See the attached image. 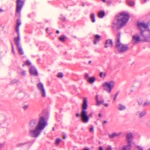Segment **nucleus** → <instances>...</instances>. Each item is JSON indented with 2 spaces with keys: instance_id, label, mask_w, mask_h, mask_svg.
Returning <instances> with one entry per match:
<instances>
[{
  "instance_id": "nucleus-39",
  "label": "nucleus",
  "mask_w": 150,
  "mask_h": 150,
  "mask_svg": "<svg viewBox=\"0 0 150 150\" xmlns=\"http://www.w3.org/2000/svg\"><path fill=\"white\" fill-rule=\"evenodd\" d=\"M12 51L14 53H15V52L14 51V49H13V46H12Z\"/></svg>"
},
{
  "instance_id": "nucleus-52",
  "label": "nucleus",
  "mask_w": 150,
  "mask_h": 150,
  "mask_svg": "<svg viewBox=\"0 0 150 150\" xmlns=\"http://www.w3.org/2000/svg\"><path fill=\"white\" fill-rule=\"evenodd\" d=\"M24 74H25V72L24 71Z\"/></svg>"
},
{
  "instance_id": "nucleus-24",
  "label": "nucleus",
  "mask_w": 150,
  "mask_h": 150,
  "mask_svg": "<svg viewBox=\"0 0 150 150\" xmlns=\"http://www.w3.org/2000/svg\"><path fill=\"white\" fill-rule=\"evenodd\" d=\"M127 3L130 6H133L134 4V2L130 1H127Z\"/></svg>"
},
{
  "instance_id": "nucleus-14",
  "label": "nucleus",
  "mask_w": 150,
  "mask_h": 150,
  "mask_svg": "<svg viewBox=\"0 0 150 150\" xmlns=\"http://www.w3.org/2000/svg\"><path fill=\"white\" fill-rule=\"evenodd\" d=\"M21 24V23L20 22L19 19H18L17 21V25L16 28V30L18 34L19 33V27L20 25Z\"/></svg>"
},
{
  "instance_id": "nucleus-47",
  "label": "nucleus",
  "mask_w": 150,
  "mask_h": 150,
  "mask_svg": "<svg viewBox=\"0 0 150 150\" xmlns=\"http://www.w3.org/2000/svg\"><path fill=\"white\" fill-rule=\"evenodd\" d=\"M83 150H89V149H85Z\"/></svg>"
},
{
  "instance_id": "nucleus-15",
  "label": "nucleus",
  "mask_w": 150,
  "mask_h": 150,
  "mask_svg": "<svg viewBox=\"0 0 150 150\" xmlns=\"http://www.w3.org/2000/svg\"><path fill=\"white\" fill-rule=\"evenodd\" d=\"M121 132H119L117 133H113L110 134H109V136L110 138H113L116 137H117L121 135Z\"/></svg>"
},
{
  "instance_id": "nucleus-8",
  "label": "nucleus",
  "mask_w": 150,
  "mask_h": 150,
  "mask_svg": "<svg viewBox=\"0 0 150 150\" xmlns=\"http://www.w3.org/2000/svg\"><path fill=\"white\" fill-rule=\"evenodd\" d=\"M24 2L21 0H17L16 12L19 13L21 9Z\"/></svg>"
},
{
  "instance_id": "nucleus-35",
  "label": "nucleus",
  "mask_w": 150,
  "mask_h": 150,
  "mask_svg": "<svg viewBox=\"0 0 150 150\" xmlns=\"http://www.w3.org/2000/svg\"><path fill=\"white\" fill-rule=\"evenodd\" d=\"M58 78L60 79L63 78V76H57Z\"/></svg>"
},
{
  "instance_id": "nucleus-13",
  "label": "nucleus",
  "mask_w": 150,
  "mask_h": 150,
  "mask_svg": "<svg viewBox=\"0 0 150 150\" xmlns=\"http://www.w3.org/2000/svg\"><path fill=\"white\" fill-rule=\"evenodd\" d=\"M133 42L134 44L136 43L140 40L139 37L138 35L133 36Z\"/></svg>"
},
{
  "instance_id": "nucleus-11",
  "label": "nucleus",
  "mask_w": 150,
  "mask_h": 150,
  "mask_svg": "<svg viewBox=\"0 0 150 150\" xmlns=\"http://www.w3.org/2000/svg\"><path fill=\"white\" fill-rule=\"evenodd\" d=\"M88 76H85V78L86 79L91 83H93L95 80V78L94 77L89 78Z\"/></svg>"
},
{
  "instance_id": "nucleus-45",
  "label": "nucleus",
  "mask_w": 150,
  "mask_h": 150,
  "mask_svg": "<svg viewBox=\"0 0 150 150\" xmlns=\"http://www.w3.org/2000/svg\"><path fill=\"white\" fill-rule=\"evenodd\" d=\"M101 116V115L100 114H99V116L100 117Z\"/></svg>"
},
{
  "instance_id": "nucleus-3",
  "label": "nucleus",
  "mask_w": 150,
  "mask_h": 150,
  "mask_svg": "<svg viewBox=\"0 0 150 150\" xmlns=\"http://www.w3.org/2000/svg\"><path fill=\"white\" fill-rule=\"evenodd\" d=\"M87 98H83V103L81 111V120L84 123H87L89 119V117L88 115L86 109L87 108Z\"/></svg>"
},
{
  "instance_id": "nucleus-19",
  "label": "nucleus",
  "mask_w": 150,
  "mask_h": 150,
  "mask_svg": "<svg viewBox=\"0 0 150 150\" xmlns=\"http://www.w3.org/2000/svg\"><path fill=\"white\" fill-rule=\"evenodd\" d=\"M18 50V52L19 53V54L21 55H23L24 54V52L23 51V50L21 48V47L20 46H17Z\"/></svg>"
},
{
  "instance_id": "nucleus-30",
  "label": "nucleus",
  "mask_w": 150,
  "mask_h": 150,
  "mask_svg": "<svg viewBox=\"0 0 150 150\" xmlns=\"http://www.w3.org/2000/svg\"><path fill=\"white\" fill-rule=\"evenodd\" d=\"M107 74L105 71H103L100 72V73L99 75H105Z\"/></svg>"
},
{
  "instance_id": "nucleus-43",
  "label": "nucleus",
  "mask_w": 150,
  "mask_h": 150,
  "mask_svg": "<svg viewBox=\"0 0 150 150\" xmlns=\"http://www.w3.org/2000/svg\"><path fill=\"white\" fill-rule=\"evenodd\" d=\"M63 138H64V139H66V136H63Z\"/></svg>"
},
{
  "instance_id": "nucleus-49",
  "label": "nucleus",
  "mask_w": 150,
  "mask_h": 150,
  "mask_svg": "<svg viewBox=\"0 0 150 150\" xmlns=\"http://www.w3.org/2000/svg\"><path fill=\"white\" fill-rule=\"evenodd\" d=\"M46 30L47 31H48V28H47L46 29Z\"/></svg>"
},
{
  "instance_id": "nucleus-12",
  "label": "nucleus",
  "mask_w": 150,
  "mask_h": 150,
  "mask_svg": "<svg viewBox=\"0 0 150 150\" xmlns=\"http://www.w3.org/2000/svg\"><path fill=\"white\" fill-rule=\"evenodd\" d=\"M30 74L33 75H37L38 73L36 69L34 68H31L30 69Z\"/></svg>"
},
{
  "instance_id": "nucleus-40",
  "label": "nucleus",
  "mask_w": 150,
  "mask_h": 150,
  "mask_svg": "<svg viewBox=\"0 0 150 150\" xmlns=\"http://www.w3.org/2000/svg\"><path fill=\"white\" fill-rule=\"evenodd\" d=\"M56 33H57V34L59 33V31L58 30H57V31H56Z\"/></svg>"
},
{
  "instance_id": "nucleus-42",
  "label": "nucleus",
  "mask_w": 150,
  "mask_h": 150,
  "mask_svg": "<svg viewBox=\"0 0 150 150\" xmlns=\"http://www.w3.org/2000/svg\"><path fill=\"white\" fill-rule=\"evenodd\" d=\"M117 95H116L115 96V98H114V100H115L116 99V98H117Z\"/></svg>"
},
{
  "instance_id": "nucleus-22",
  "label": "nucleus",
  "mask_w": 150,
  "mask_h": 150,
  "mask_svg": "<svg viewBox=\"0 0 150 150\" xmlns=\"http://www.w3.org/2000/svg\"><path fill=\"white\" fill-rule=\"evenodd\" d=\"M118 108L120 110H123L125 109V107L122 105L120 104L119 105Z\"/></svg>"
},
{
  "instance_id": "nucleus-34",
  "label": "nucleus",
  "mask_w": 150,
  "mask_h": 150,
  "mask_svg": "<svg viewBox=\"0 0 150 150\" xmlns=\"http://www.w3.org/2000/svg\"><path fill=\"white\" fill-rule=\"evenodd\" d=\"M28 107V105H24L23 106V108L24 110H26L27 108Z\"/></svg>"
},
{
  "instance_id": "nucleus-9",
  "label": "nucleus",
  "mask_w": 150,
  "mask_h": 150,
  "mask_svg": "<svg viewBox=\"0 0 150 150\" xmlns=\"http://www.w3.org/2000/svg\"><path fill=\"white\" fill-rule=\"evenodd\" d=\"M126 141L129 144H131L132 142V139H133V135L132 133L129 132L127 133L126 134Z\"/></svg>"
},
{
  "instance_id": "nucleus-21",
  "label": "nucleus",
  "mask_w": 150,
  "mask_h": 150,
  "mask_svg": "<svg viewBox=\"0 0 150 150\" xmlns=\"http://www.w3.org/2000/svg\"><path fill=\"white\" fill-rule=\"evenodd\" d=\"M66 38L65 36H60L59 38V40L63 42L65 41Z\"/></svg>"
},
{
  "instance_id": "nucleus-32",
  "label": "nucleus",
  "mask_w": 150,
  "mask_h": 150,
  "mask_svg": "<svg viewBox=\"0 0 150 150\" xmlns=\"http://www.w3.org/2000/svg\"><path fill=\"white\" fill-rule=\"evenodd\" d=\"M145 115L144 113L143 112H141L139 113V116L140 117H141L144 116Z\"/></svg>"
},
{
  "instance_id": "nucleus-41",
  "label": "nucleus",
  "mask_w": 150,
  "mask_h": 150,
  "mask_svg": "<svg viewBox=\"0 0 150 150\" xmlns=\"http://www.w3.org/2000/svg\"><path fill=\"white\" fill-rule=\"evenodd\" d=\"M105 105L106 107L108 106V104H105Z\"/></svg>"
},
{
  "instance_id": "nucleus-53",
  "label": "nucleus",
  "mask_w": 150,
  "mask_h": 150,
  "mask_svg": "<svg viewBox=\"0 0 150 150\" xmlns=\"http://www.w3.org/2000/svg\"><path fill=\"white\" fill-rule=\"evenodd\" d=\"M106 122H107V121H105L104 122V123H106Z\"/></svg>"
},
{
  "instance_id": "nucleus-6",
  "label": "nucleus",
  "mask_w": 150,
  "mask_h": 150,
  "mask_svg": "<svg viewBox=\"0 0 150 150\" xmlns=\"http://www.w3.org/2000/svg\"><path fill=\"white\" fill-rule=\"evenodd\" d=\"M114 84V82L111 81L109 83L104 82L103 84V86L104 89L109 93L111 92L112 88L113 87Z\"/></svg>"
},
{
  "instance_id": "nucleus-28",
  "label": "nucleus",
  "mask_w": 150,
  "mask_h": 150,
  "mask_svg": "<svg viewBox=\"0 0 150 150\" xmlns=\"http://www.w3.org/2000/svg\"><path fill=\"white\" fill-rule=\"evenodd\" d=\"M150 104V102L149 101H147L146 102L143 104V106H146L147 105H149Z\"/></svg>"
},
{
  "instance_id": "nucleus-16",
  "label": "nucleus",
  "mask_w": 150,
  "mask_h": 150,
  "mask_svg": "<svg viewBox=\"0 0 150 150\" xmlns=\"http://www.w3.org/2000/svg\"><path fill=\"white\" fill-rule=\"evenodd\" d=\"M100 38V36L98 35H96L95 36V40L94 41V44H96L97 42H98Z\"/></svg>"
},
{
  "instance_id": "nucleus-54",
  "label": "nucleus",
  "mask_w": 150,
  "mask_h": 150,
  "mask_svg": "<svg viewBox=\"0 0 150 150\" xmlns=\"http://www.w3.org/2000/svg\"><path fill=\"white\" fill-rule=\"evenodd\" d=\"M90 116H92V115H90Z\"/></svg>"
},
{
  "instance_id": "nucleus-18",
  "label": "nucleus",
  "mask_w": 150,
  "mask_h": 150,
  "mask_svg": "<svg viewBox=\"0 0 150 150\" xmlns=\"http://www.w3.org/2000/svg\"><path fill=\"white\" fill-rule=\"evenodd\" d=\"M105 16V13L103 11H100L98 13V17L100 18H103Z\"/></svg>"
},
{
  "instance_id": "nucleus-26",
  "label": "nucleus",
  "mask_w": 150,
  "mask_h": 150,
  "mask_svg": "<svg viewBox=\"0 0 150 150\" xmlns=\"http://www.w3.org/2000/svg\"><path fill=\"white\" fill-rule=\"evenodd\" d=\"M61 141V139H60L58 138L56 139V144L57 145H58L60 142Z\"/></svg>"
},
{
  "instance_id": "nucleus-36",
  "label": "nucleus",
  "mask_w": 150,
  "mask_h": 150,
  "mask_svg": "<svg viewBox=\"0 0 150 150\" xmlns=\"http://www.w3.org/2000/svg\"><path fill=\"white\" fill-rule=\"evenodd\" d=\"M99 150H103V148L102 146H100L99 148Z\"/></svg>"
},
{
  "instance_id": "nucleus-55",
  "label": "nucleus",
  "mask_w": 150,
  "mask_h": 150,
  "mask_svg": "<svg viewBox=\"0 0 150 150\" xmlns=\"http://www.w3.org/2000/svg\"><path fill=\"white\" fill-rule=\"evenodd\" d=\"M148 150H150V149H149Z\"/></svg>"
},
{
  "instance_id": "nucleus-5",
  "label": "nucleus",
  "mask_w": 150,
  "mask_h": 150,
  "mask_svg": "<svg viewBox=\"0 0 150 150\" xmlns=\"http://www.w3.org/2000/svg\"><path fill=\"white\" fill-rule=\"evenodd\" d=\"M120 34L117 36V40L116 42V47L119 51L120 52H125L128 49V46L127 45L123 44L120 42L119 38Z\"/></svg>"
},
{
  "instance_id": "nucleus-33",
  "label": "nucleus",
  "mask_w": 150,
  "mask_h": 150,
  "mask_svg": "<svg viewBox=\"0 0 150 150\" xmlns=\"http://www.w3.org/2000/svg\"><path fill=\"white\" fill-rule=\"evenodd\" d=\"M89 130L91 132H93L94 131V129L93 127H92L91 128H90Z\"/></svg>"
},
{
  "instance_id": "nucleus-20",
  "label": "nucleus",
  "mask_w": 150,
  "mask_h": 150,
  "mask_svg": "<svg viewBox=\"0 0 150 150\" xmlns=\"http://www.w3.org/2000/svg\"><path fill=\"white\" fill-rule=\"evenodd\" d=\"M18 36L17 38L15 39V42L17 45V46H20L19 44V40H20V36L19 34H18Z\"/></svg>"
},
{
  "instance_id": "nucleus-1",
  "label": "nucleus",
  "mask_w": 150,
  "mask_h": 150,
  "mask_svg": "<svg viewBox=\"0 0 150 150\" xmlns=\"http://www.w3.org/2000/svg\"><path fill=\"white\" fill-rule=\"evenodd\" d=\"M37 122L36 120H33L30 121L29 124L30 126L31 127L36 125L34 129L30 130L29 132L30 135L35 138L37 137L39 135L41 131L45 128L47 125V122L43 117H40L37 124Z\"/></svg>"
},
{
  "instance_id": "nucleus-50",
  "label": "nucleus",
  "mask_w": 150,
  "mask_h": 150,
  "mask_svg": "<svg viewBox=\"0 0 150 150\" xmlns=\"http://www.w3.org/2000/svg\"><path fill=\"white\" fill-rule=\"evenodd\" d=\"M103 76H102V75L100 76V77H101V78H103Z\"/></svg>"
},
{
  "instance_id": "nucleus-29",
  "label": "nucleus",
  "mask_w": 150,
  "mask_h": 150,
  "mask_svg": "<svg viewBox=\"0 0 150 150\" xmlns=\"http://www.w3.org/2000/svg\"><path fill=\"white\" fill-rule=\"evenodd\" d=\"M25 64L27 65H31V63L30 61L28 60H27L26 61Z\"/></svg>"
},
{
  "instance_id": "nucleus-44",
  "label": "nucleus",
  "mask_w": 150,
  "mask_h": 150,
  "mask_svg": "<svg viewBox=\"0 0 150 150\" xmlns=\"http://www.w3.org/2000/svg\"><path fill=\"white\" fill-rule=\"evenodd\" d=\"M91 61H90L89 62V64H91Z\"/></svg>"
},
{
  "instance_id": "nucleus-25",
  "label": "nucleus",
  "mask_w": 150,
  "mask_h": 150,
  "mask_svg": "<svg viewBox=\"0 0 150 150\" xmlns=\"http://www.w3.org/2000/svg\"><path fill=\"white\" fill-rule=\"evenodd\" d=\"M97 98H98V97H97V96L96 97L97 104L98 105H100L101 104H103V102H104V100H103V101H101L100 102L97 99Z\"/></svg>"
},
{
  "instance_id": "nucleus-27",
  "label": "nucleus",
  "mask_w": 150,
  "mask_h": 150,
  "mask_svg": "<svg viewBox=\"0 0 150 150\" xmlns=\"http://www.w3.org/2000/svg\"><path fill=\"white\" fill-rule=\"evenodd\" d=\"M136 150H143V149L142 147L137 146L136 147Z\"/></svg>"
},
{
  "instance_id": "nucleus-17",
  "label": "nucleus",
  "mask_w": 150,
  "mask_h": 150,
  "mask_svg": "<svg viewBox=\"0 0 150 150\" xmlns=\"http://www.w3.org/2000/svg\"><path fill=\"white\" fill-rule=\"evenodd\" d=\"M131 145L130 144L123 146L121 150H130Z\"/></svg>"
},
{
  "instance_id": "nucleus-48",
  "label": "nucleus",
  "mask_w": 150,
  "mask_h": 150,
  "mask_svg": "<svg viewBox=\"0 0 150 150\" xmlns=\"http://www.w3.org/2000/svg\"><path fill=\"white\" fill-rule=\"evenodd\" d=\"M0 11H4V10H1V9H0Z\"/></svg>"
},
{
  "instance_id": "nucleus-7",
  "label": "nucleus",
  "mask_w": 150,
  "mask_h": 150,
  "mask_svg": "<svg viewBox=\"0 0 150 150\" xmlns=\"http://www.w3.org/2000/svg\"><path fill=\"white\" fill-rule=\"evenodd\" d=\"M37 86L42 97L43 98L45 97L46 96V92L43 85L42 83H39L37 84Z\"/></svg>"
},
{
  "instance_id": "nucleus-46",
  "label": "nucleus",
  "mask_w": 150,
  "mask_h": 150,
  "mask_svg": "<svg viewBox=\"0 0 150 150\" xmlns=\"http://www.w3.org/2000/svg\"><path fill=\"white\" fill-rule=\"evenodd\" d=\"M104 2H105V0H102Z\"/></svg>"
},
{
  "instance_id": "nucleus-38",
  "label": "nucleus",
  "mask_w": 150,
  "mask_h": 150,
  "mask_svg": "<svg viewBox=\"0 0 150 150\" xmlns=\"http://www.w3.org/2000/svg\"><path fill=\"white\" fill-rule=\"evenodd\" d=\"M76 115L77 117H79L80 116V114L79 113H77L76 114Z\"/></svg>"
},
{
  "instance_id": "nucleus-37",
  "label": "nucleus",
  "mask_w": 150,
  "mask_h": 150,
  "mask_svg": "<svg viewBox=\"0 0 150 150\" xmlns=\"http://www.w3.org/2000/svg\"><path fill=\"white\" fill-rule=\"evenodd\" d=\"M63 74L62 72H59V73L58 75H63Z\"/></svg>"
},
{
  "instance_id": "nucleus-23",
  "label": "nucleus",
  "mask_w": 150,
  "mask_h": 150,
  "mask_svg": "<svg viewBox=\"0 0 150 150\" xmlns=\"http://www.w3.org/2000/svg\"><path fill=\"white\" fill-rule=\"evenodd\" d=\"M91 18L92 20V22L94 23L95 21V15L94 13H92L91 16Z\"/></svg>"
},
{
  "instance_id": "nucleus-10",
  "label": "nucleus",
  "mask_w": 150,
  "mask_h": 150,
  "mask_svg": "<svg viewBox=\"0 0 150 150\" xmlns=\"http://www.w3.org/2000/svg\"><path fill=\"white\" fill-rule=\"evenodd\" d=\"M113 42L111 40H106L105 47H111L112 46Z\"/></svg>"
},
{
  "instance_id": "nucleus-51",
  "label": "nucleus",
  "mask_w": 150,
  "mask_h": 150,
  "mask_svg": "<svg viewBox=\"0 0 150 150\" xmlns=\"http://www.w3.org/2000/svg\"><path fill=\"white\" fill-rule=\"evenodd\" d=\"M53 130L54 131V127H53Z\"/></svg>"
},
{
  "instance_id": "nucleus-4",
  "label": "nucleus",
  "mask_w": 150,
  "mask_h": 150,
  "mask_svg": "<svg viewBox=\"0 0 150 150\" xmlns=\"http://www.w3.org/2000/svg\"><path fill=\"white\" fill-rule=\"evenodd\" d=\"M138 28L140 31V34L143 35V33L145 35H147L148 34L150 35V30H148L147 29L148 27V25L142 22H139L138 23Z\"/></svg>"
},
{
  "instance_id": "nucleus-31",
  "label": "nucleus",
  "mask_w": 150,
  "mask_h": 150,
  "mask_svg": "<svg viewBox=\"0 0 150 150\" xmlns=\"http://www.w3.org/2000/svg\"><path fill=\"white\" fill-rule=\"evenodd\" d=\"M112 148L110 146H107L105 149V150H112Z\"/></svg>"
},
{
  "instance_id": "nucleus-2",
  "label": "nucleus",
  "mask_w": 150,
  "mask_h": 150,
  "mask_svg": "<svg viewBox=\"0 0 150 150\" xmlns=\"http://www.w3.org/2000/svg\"><path fill=\"white\" fill-rule=\"evenodd\" d=\"M129 18V15L126 12H124L120 13L116 16L117 22L115 25L121 26L125 24Z\"/></svg>"
}]
</instances>
